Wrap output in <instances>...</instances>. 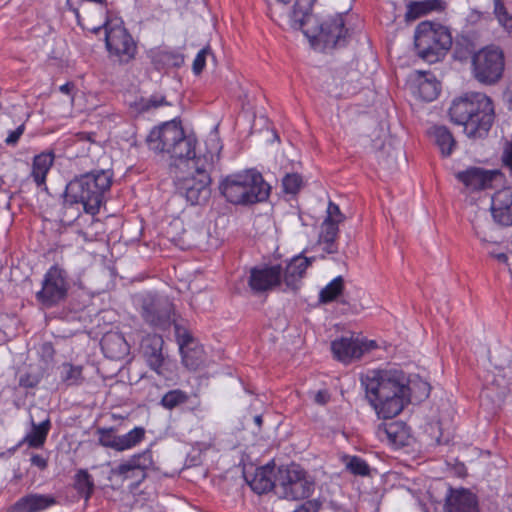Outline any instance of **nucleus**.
Instances as JSON below:
<instances>
[{
    "label": "nucleus",
    "instance_id": "f704fd0d",
    "mask_svg": "<svg viewBox=\"0 0 512 512\" xmlns=\"http://www.w3.org/2000/svg\"><path fill=\"white\" fill-rule=\"evenodd\" d=\"M344 290V279L342 276L334 278L319 293L321 303H330L337 299Z\"/></svg>",
    "mask_w": 512,
    "mask_h": 512
},
{
    "label": "nucleus",
    "instance_id": "f257e3e1",
    "mask_svg": "<svg viewBox=\"0 0 512 512\" xmlns=\"http://www.w3.org/2000/svg\"><path fill=\"white\" fill-rule=\"evenodd\" d=\"M366 398L378 417L391 419L408 403L407 377L399 370H372L361 376Z\"/></svg>",
    "mask_w": 512,
    "mask_h": 512
},
{
    "label": "nucleus",
    "instance_id": "7c9ffc66",
    "mask_svg": "<svg viewBox=\"0 0 512 512\" xmlns=\"http://www.w3.org/2000/svg\"><path fill=\"white\" fill-rule=\"evenodd\" d=\"M443 2L441 0H425L411 2L407 6L405 17L407 20H416L431 11L442 9Z\"/></svg>",
    "mask_w": 512,
    "mask_h": 512
},
{
    "label": "nucleus",
    "instance_id": "cd10ccee",
    "mask_svg": "<svg viewBox=\"0 0 512 512\" xmlns=\"http://www.w3.org/2000/svg\"><path fill=\"white\" fill-rule=\"evenodd\" d=\"M54 162L53 153H41L33 159L31 176L37 186L45 184L47 173Z\"/></svg>",
    "mask_w": 512,
    "mask_h": 512
},
{
    "label": "nucleus",
    "instance_id": "4c0bfd02",
    "mask_svg": "<svg viewBox=\"0 0 512 512\" xmlns=\"http://www.w3.org/2000/svg\"><path fill=\"white\" fill-rule=\"evenodd\" d=\"M61 380L67 386H78L82 384L84 380L82 375V366L63 363L61 366Z\"/></svg>",
    "mask_w": 512,
    "mask_h": 512
},
{
    "label": "nucleus",
    "instance_id": "a19ab883",
    "mask_svg": "<svg viewBox=\"0 0 512 512\" xmlns=\"http://www.w3.org/2000/svg\"><path fill=\"white\" fill-rule=\"evenodd\" d=\"M182 362L190 370H197L204 361L203 350L201 347H191L181 351Z\"/></svg>",
    "mask_w": 512,
    "mask_h": 512
},
{
    "label": "nucleus",
    "instance_id": "9b49d317",
    "mask_svg": "<svg viewBox=\"0 0 512 512\" xmlns=\"http://www.w3.org/2000/svg\"><path fill=\"white\" fill-rule=\"evenodd\" d=\"M505 57L503 51L496 46H487L472 57V72L475 79L486 85L497 83L503 76Z\"/></svg>",
    "mask_w": 512,
    "mask_h": 512
},
{
    "label": "nucleus",
    "instance_id": "052dcab7",
    "mask_svg": "<svg viewBox=\"0 0 512 512\" xmlns=\"http://www.w3.org/2000/svg\"><path fill=\"white\" fill-rule=\"evenodd\" d=\"M113 338L120 343L123 342V339L117 335H107L102 340V347L103 348L107 347L109 345V343L113 340Z\"/></svg>",
    "mask_w": 512,
    "mask_h": 512
},
{
    "label": "nucleus",
    "instance_id": "2eb2a0df",
    "mask_svg": "<svg viewBox=\"0 0 512 512\" xmlns=\"http://www.w3.org/2000/svg\"><path fill=\"white\" fill-rule=\"evenodd\" d=\"M282 284V268L280 265L254 267L250 270L248 286L258 294L274 289Z\"/></svg>",
    "mask_w": 512,
    "mask_h": 512
},
{
    "label": "nucleus",
    "instance_id": "58836bf2",
    "mask_svg": "<svg viewBox=\"0 0 512 512\" xmlns=\"http://www.w3.org/2000/svg\"><path fill=\"white\" fill-rule=\"evenodd\" d=\"M188 400L189 395L186 392L181 389H173L162 396L160 405L167 410H173L180 405L187 403Z\"/></svg>",
    "mask_w": 512,
    "mask_h": 512
},
{
    "label": "nucleus",
    "instance_id": "20e7f679",
    "mask_svg": "<svg viewBox=\"0 0 512 512\" xmlns=\"http://www.w3.org/2000/svg\"><path fill=\"white\" fill-rule=\"evenodd\" d=\"M146 143L151 151L166 154L170 159L185 162L186 165L198 158L195 154L196 139L186 136L181 124L175 120L153 128Z\"/></svg>",
    "mask_w": 512,
    "mask_h": 512
},
{
    "label": "nucleus",
    "instance_id": "f3484780",
    "mask_svg": "<svg viewBox=\"0 0 512 512\" xmlns=\"http://www.w3.org/2000/svg\"><path fill=\"white\" fill-rule=\"evenodd\" d=\"M498 175L499 172L496 170H486L481 167H469L455 173L456 179L469 191L484 190L490 187Z\"/></svg>",
    "mask_w": 512,
    "mask_h": 512
},
{
    "label": "nucleus",
    "instance_id": "79ce46f5",
    "mask_svg": "<svg viewBox=\"0 0 512 512\" xmlns=\"http://www.w3.org/2000/svg\"><path fill=\"white\" fill-rule=\"evenodd\" d=\"M407 387H409L408 402H410V397H414L418 401L426 399L431 390L430 384L421 379H407Z\"/></svg>",
    "mask_w": 512,
    "mask_h": 512
},
{
    "label": "nucleus",
    "instance_id": "2f4dec72",
    "mask_svg": "<svg viewBox=\"0 0 512 512\" xmlns=\"http://www.w3.org/2000/svg\"><path fill=\"white\" fill-rule=\"evenodd\" d=\"M153 466V457L152 452L150 450H145L139 454H135L131 456L127 461L122 463V468L120 472L122 471H128L131 468L136 469L139 473L144 472L147 473V470L152 468Z\"/></svg>",
    "mask_w": 512,
    "mask_h": 512
},
{
    "label": "nucleus",
    "instance_id": "49530a36",
    "mask_svg": "<svg viewBox=\"0 0 512 512\" xmlns=\"http://www.w3.org/2000/svg\"><path fill=\"white\" fill-rule=\"evenodd\" d=\"M302 184V177L297 173L287 174L282 180L284 192L288 194L298 193L302 187Z\"/></svg>",
    "mask_w": 512,
    "mask_h": 512
},
{
    "label": "nucleus",
    "instance_id": "f03ea898",
    "mask_svg": "<svg viewBox=\"0 0 512 512\" xmlns=\"http://www.w3.org/2000/svg\"><path fill=\"white\" fill-rule=\"evenodd\" d=\"M449 115L452 122L464 127L470 139L485 138L495 119L492 100L479 92L466 93L453 100Z\"/></svg>",
    "mask_w": 512,
    "mask_h": 512
},
{
    "label": "nucleus",
    "instance_id": "9d476101",
    "mask_svg": "<svg viewBox=\"0 0 512 512\" xmlns=\"http://www.w3.org/2000/svg\"><path fill=\"white\" fill-rule=\"evenodd\" d=\"M102 27L94 30L99 32ZM105 32L106 48L111 57L116 58L120 63H128L135 58L137 54V44L127 29L123 26V21L119 18H109L103 25Z\"/></svg>",
    "mask_w": 512,
    "mask_h": 512
},
{
    "label": "nucleus",
    "instance_id": "393cba45",
    "mask_svg": "<svg viewBox=\"0 0 512 512\" xmlns=\"http://www.w3.org/2000/svg\"><path fill=\"white\" fill-rule=\"evenodd\" d=\"M379 435L385 436L388 442L396 447L409 445V429L403 422L395 421L379 426Z\"/></svg>",
    "mask_w": 512,
    "mask_h": 512
},
{
    "label": "nucleus",
    "instance_id": "3c124183",
    "mask_svg": "<svg viewBox=\"0 0 512 512\" xmlns=\"http://www.w3.org/2000/svg\"><path fill=\"white\" fill-rule=\"evenodd\" d=\"M41 381V376L37 373L26 372L19 377V386L23 388H34Z\"/></svg>",
    "mask_w": 512,
    "mask_h": 512
},
{
    "label": "nucleus",
    "instance_id": "c9c22d12",
    "mask_svg": "<svg viewBox=\"0 0 512 512\" xmlns=\"http://www.w3.org/2000/svg\"><path fill=\"white\" fill-rule=\"evenodd\" d=\"M425 75L424 79L419 82L418 92L419 96L426 102H431L437 98L440 92V84L435 77H428Z\"/></svg>",
    "mask_w": 512,
    "mask_h": 512
},
{
    "label": "nucleus",
    "instance_id": "69168bd1",
    "mask_svg": "<svg viewBox=\"0 0 512 512\" xmlns=\"http://www.w3.org/2000/svg\"><path fill=\"white\" fill-rule=\"evenodd\" d=\"M495 257L499 262L502 263H506L508 261V256L505 253L496 254Z\"/></svg>",
    "mask_w": 512,
    "mask_h": 512
},
{
    "label": "nucleus",
    "instance_id": "37998d69",
    "mask_svg": "<svg viewBox=\"0 0 512 512\" xmlns=\"http://www.w3.org/2000/svg\"><path fill=\"white\" fill-rule=\"evenodd\" d=\"M121 468H122V463L119 464L116 468L112 469V471H111L112 474L114 476L119 477L121 479V481H125L128 479L132 480L131 486L133 488H136L137 486H139L140 483H142L147 476V473H144L141 471L139 473H137L138 471L136 469H132V468L128 471L120 472Z\"/></svg>",
    "mask_w": 512,
    "mask_h": 512
},
{
    "label": "nucleus",
    "instance_id": "e2e57ef3",
    "mask_svg": "<svg viewBox=\"0 0 512 512\" xmlns=\"http://www.w3.org/2000/svg\"><path fill=\"white\" fill-rule=\"evenodd\" d=\"M42 351H43V353H44L45 355H47V357H49V358H52V357H53V355H54V349H53L52 345H51V344H49V343H45V344H43V346H42Z\"/></svg>",
    "mask_w": 512,
    "mask_h": 512
},
{
    "label": "nucleus",
    "instance_id": "412c9836",
    "mask_svg": "<svg viewBox=\"0 0 512 512\" xmlns=\"http://www.w3.org/2000/svg\"><path fill=\"white\" fill-rule=\"evenodd\" d=\"M316 0H296L290 13V26L301 30L305 36H310L309 23L314 20L312 13Z\"/></svg>",
    "mask_w": 512,
    "mask_h": 512
},
{
    "label": "nucleus",
    "instance_id": "8fccbe9b",
    "mask_svg": "<svg viewBox=\"0 0 512 512\" xmlns=\"http://www.w3.org/2000/svg\"><path fill=\"white\" fill-rule=\"evenodd\" d=\"M345 219V216L340 211L337 204L330 201L327 207V216L324 220L340 224Z\"/></svg>",
    "mask_w": 512,
    "mask_h": 512
},
{
    "label": "nucleus",
    "instance_id": "ddd939ff",
    "mask_svg": "<svg viewBox=\"0 0 512 512\" xmlns=\"http://www.w3.org/2000/svg\"><path fill=\"white\" fill-rule=\"evenodd\" d=\"M346 33L347 29L345 28L342 15H336L310 29V36L306 37L311 42L323 43L324 48H336L344 45Z\"/></svg>",
    "mask_w": 512,
    "mask_h": 512
},
{
    "label": "nucleus",
    "instance_id": "603ef678",
    "mask_svg": "<svg viewBox=\"0 0 512 512\" xmlns=\"http://www.w3.org/2000/svg\"><path fill=\"white\" fill-rule=\"evenodd\" d=\"M322 506V503L317 500H308L301 504L297 509L293 512H318Z\"/></svg>",
    "mask_w": 512,
    "mask_h": 512
},
{
    "label": "nucleus",
    "instance_id": "72a5a7b5",
    "mask_svg": "<svg viewBox=\"0 0 512 512\" xmlns=\"http://www.w3.org/2000/svg\"><path fill=\"white\" fill-rule=\"evenodd\" d=\"M145 437V429L143 427H135L128 433L118 436L116 451H124L135 447Z\"/></svg>",
    "mask_w": 512,
    "mask_h": 512
},
{
    "label": "nucleus",
    "instance_id": "bb28decb",
    "mask_svg": "<svg viewBox=\"0 0 512 512\" xmlns=\"http://www.w3.org/2000/svg\"><path fill=\"white\" fill-rule=\"evenodd\" d=\"M476 36L470 32H462L454 42V56L460 61L467 60L470 56H474L477 49Z\"/></svg>",
    "mask_w": 512,
    "mask_h": 512
},
{
    "label": "nucleus",
    "instance_id": "4d7b16f0",
    "mask_svg": "<svg viewBox=\"0 0 512 512\" xmlns=\"http://www.w3.org/2000/svg\"><path fill=\"white\" fill-rule=\"evenodd\" d=\"M330 399V394L327 390H319L314 395V401L317 404L325 405Z\"/></svg>",
    "mask_w": 512,
    "mask_h": 512
},
{
    "label": "nucleus",
    "instance_id": "e433bc0d",
    "mask_svg": "<svg viewBox=\"0 0 512 512\" xmlns=\"http://www.w3.org/2000/svg\"><path fill=\"white\" fill-rule=\"evenodd\" d=\"M343 463L346 470L355 476L365 477L370 475V466L359 456L345 455L343 457Z\"/></svg>",
    "mask_w": 512,
    "mask_h": 512
},
{
    "label": "nucleus",
    "instance_id": "423d86ee",
    "mask_svg": "<svg viewBox=\"0 0 512 512\" xmlns=\"http://www.w3.org/2000/svg\"><path fill=\"white\" fill-rule=\"evenodd\" d=\"M417 54L429 63L439 61L453 44L449 29L436 22H420L414 33Z\"/></svg>",
    "mask_w": 512,
    "mask_h": 512
},
{
    "label": "nucleus",
    "instance_id": "864d4df0",
    "mask_svg": "<svg viewBox=\"0 0 512 512\" xmlns=\"http://www.w3.org/2000/svg\"><path fill=\"white\" fill-rule=\"evenodd\" d=\"M501 158L503 165L512 172V140L505 143Z\"/></svg>",
    "mask_w": 512,
    "mask_h": 512
},
{
    "label": "nucleus",
    "instance_id": "ea45409f",
    "mask_svg": "<svg viewBox=\"0 0 512 512\" xmlns=\"http://www.w3.org/2000/svg\"><path fill=\"white\" fill-rule=\"evenodd\" d=\"M74 487L78 491L79 495L88 501L94 490V483L91 475L86 470H79L75 475Z\"/></svg>",
    "mask_w": 512,
    "mask_h": 512
},
{
    "label": "nucleus",
    "instance_id": "1a4fd4ad",
    "mask_svg": "<svg viewBox=\"0 0 512 512\" xmlns=\"http://www.w3.org/2000/svg\"><path fill=\"white\" fill-rule=\"evenodd\" d=\"M136 301L143 321L153 329L165 331L174 323L175 307L169 297L146 293Z\"/></svg>",
    "mask_w": 512,
    "mask_h": 512
},
{
    "label": "nucleus",
    "instance_id": "0eeeda50",
    "mask_svg": "<svg viewBox=\"0 0 512 512\" xmlns=\"http://www.w3.org/2000/svg\"><path fill=\"white\" fill-rule=\"evenodd\" d=\"M315 488L314 479L300 465L280 466L276 472V494L290 500L308 498Z\"/></svg>",
    "mask_w": 512,
    "mask_h": 512
},
{
    "label": "nucleus",
    "instance_id": "f8f14e48",
    "mask_svg": "<svg viewBox=\"0 0 512 512\" xmlns=\"http://www.w3.org/2000/svg\"><path fill=\"white\" fill-rule=\"evenodd\" d=\"M69 288L67 271L56 264L45 273L42 288L36 293V299L45 308H52L65 301Z\"/></svg>",
    "mask_w": 512,
    "mask_h": 512
},
{
    "label": "nucleus",
    "instance_id": "5fc2aeb1",
    "mask_svg": "<svg viewBox=\"0 0 512 512\" xmlns=\"http://www.w3.org/2000/svg\"><path fill=\"white\" fill-rule=\"evenodd\" d=\"M25 127L24 125H20L15 130L11 131L7 138L5 139V143L10 146H14L17 144L19 138L24 133Z\"/></svg>",
    "mask_w": 512,
    "mask_h": 512
},
{
    "label": "nucleus",
    "instance_id": "5701e85b",
    "mask_svg": "<svg viewBox=\"0 0 512 512\" xmlns=\"http://www.w3.org/2000/svg\"><path fill=\"white\" fill-rule=\"evenodd\" d=\"M273 470L274 466L266 465L257 468L251 479L246 477L247 483L255 493L264 494L272 489L276 492V473Z\"/></svg>",
    "mask_w": 512,
    "mask_h": 512
},
{
    "label": "nucleus",
    "instance_id": "6ab92c4d",
    "mask_svg": "<svg viewBox=\"0 0 512 512\" xmlns=\"http://www.w3.org/2000/svg\"><path fill=\"white\" fill-rule=\"evenodd\" d=\"M445 512H480L477 496L467 489L451 490L446 498Z\"/></svg>",
    "mask_w": 512,
    "mask_h": 512
},
{
    "label": "nucleus",
    "instance_id": "a211bd4d",
    "mask_svg": "<svg viewBox=\"0 0 512 512\" xmlns=\"http://www.w3.org/2000/svg\"><path fill=\"white\" fill-rule=\"evenodd\" d=\"M491 213L495 222L512 225V187L501 189L492 196Z\"/></svg>",
    "mask_w": 512,
    "mask_h": 512
},
{
    "label": "nucleus",
    "instance_id": "4468645a",
    "mask_svg": "<svg viewBox=\"0 0 512 512\" xmlns=\"http://www.w3.org/2000/svg\"><path fill=\"white\" fill-rule=\"evenodd\" d=\"M164 340L158 334H149L141 342V354L149 366L158 375H164L167 357L163 353Z\"/></svg>",
    "mask_w": 512,
    "mask_h": 512
},
{
    "label": "nucleus",
    "instance_id": "a878e982",
    "mask_svg": "<svg viewBox=\"0 0 512 512\" xmlns=\"http://www.w3.org/2000/svg\"><path fill=\"white\" fill-rule=\"evenodd\" d=\"M150 58L156 69L179 68L184 64V56L178 51L156 48L150 51Z\"/></svg>",
    "mask_w": 512,
    "mask_h": 512
},
{
    "label": "nucleus",
    "instance_id": "6e6552de",
    "mask_svg": "<svg viewBox=\"0 0 512 512\" xmlns=\"http://www.w3.org/2000/svg\"><path fill=\"white\" fill-rule=\"evenodd\" d=\"M211 162L204 156L198 157L187 165L193 169L196 175L179 179L177 182L178 193L185 197L191 205H201L208 201L211 195V178L208 169Z\"/></svg>",
    "mask_w": 512,
    "mask_h": 512
},
{
    "label": "nucleus",
    "instance_id": "473e14b6",
    "mask_svg": "<svg viewBox=\"0 0 512 512\" xmlns=\"http://www.w3.org/2000/svg\"><path fill=\"white\" fill-rule=\"evenodd\" d=\"M163 105H168L165 97L160 94H153L148 98L141 97L130 104V107L137 113H146L155 110Z\"/></svg>",
    "mask_w": 512,
    "mask_h": 512
},
{
    "label": "nucleus",
    "instance_id": "39448f33",
    "mask_svg": "<svg viewBox=\"0 0 512 512\" xmlns=\"http://www.w3.org/2000/svg\"><path fill=\"white\" fill-rule=\"evenodd\" d=\"M225 199L235 205H251L264 202L271 191L261 173L250 169L226 176L219 185Z\"/></svg>",
    "mask_w": 512,
    "mask_h": 512
},
{
    "label": "nucleus",
    "instance_id": "7ed1b4c3",
    "mask_svg": "<svg viewBox=\"0 0 512 512\" xmlns=\"http://www.w3.org/2000/svg\"><path fill=\"white\" fill-rule=\"evenodd\" d=\"M113 173L110 170H94L74 177L64 192V202L82 204L84 211L95 215L104 202V195L112 184Z\"/></svg>",
    "mask_w": 512,
    "mask_h": 512
},
{
    "label": "nucleus",
    "instance_id": "c03bdc74",
    "mask_svg": "<svg viewBox=\"0 0 512 512\" xmlns=\"http://www.w3.org/2000/svg\"><path fill=\"white\" fill-rule=\"evenodd\" d=\"M501 7L500 11H498L496 6H494V15L501 26L508 32H512V2L501 4Z\"/></svg>",
    "mask_w": 512,
    "mask_h": 512
},
{
    "label": "nucleus",
    "instance_id": "680f3d73",
    "mask_svg": "<svg viewBox=\"0 0 512 512\" xmlns=\"http://www.w3.org/2000/svg\"><path fill=\"white\" fill-rule=\"evenodd\" d=\"M505 101L508 103L509 109H512V82L508 85L504 93Z\"/></svg>",
    "mask_w": 512,
    "mask_h": 512
},
{
    "label": "nucleus",
    "instance_id": "c85d7f7f",
    "mask_svg": "<svg viewBox=\"0 0 512 512\" xmlns=\"http://www.w3.org/2000/svg\"><path fill=\"white\" fill-rule=\"evenodd\" d=\"M338 223L324 220L321 225V231L319 234V244L322 245V250L328 254H334L338 252V247L335 243L339 228Z\"/></svg>",
    "mask_w": 512,
    "mask_h": 512
},
{
    "label": "nucleus",
    "instance_id": "13d9d810",
    "mask_svg": "<svg viewBox=\"0 0 512 512\" xmlns=\"http://www.w3.org/2000/svg\"><path fill=\"white\" fill-rule=\"evenodd\" d=\"M96 134L94 132H79L76 134L78 141L95 143Z\"/></svg>",
    "mask_w": 512,
    "mask_h": 512
},
{
    "label": "nucleus",
    "instance_id": "4be33fe9",
    "mask_svg": "<svg viewBox=\"0 0 512 512\" xmlns=\"http://www.w3.org/2000/svg\"><path fill=\"white\" fill-rule=\"evenodd\" d=\"M56 504L55 497L43 494H28L18 499L9 512H40Z\"/></svg>",
    "mask_w": 512,
    "mask_h": 512
},
{
    "label": "nucleus",
    "instance_id": "a18cd8bd",
    "mask_svg": "<svg viewBox=\"0 0 512 512\" xmlns=\"http://www.w3.org/2000/svg\"><path fill=\"white\" fill-rule=\"evenodd\" d=\"M97 434L99 435L98 442L101 446L106 448L117 449V438L115 429L110 428H98Z\"/></svg>",
    "mask_w": 512,
    "mask_h": 512
},
{
    "label": "nucleus",
    "instance_id": "bf43d9fd",
    "mask_svg": "<svg viewBox=\"0 0 512 512\" xmlns=\"http://www.w3.org/2000/svg\"><path fill=\"white\" fill-rule=\"evenodd\" d=\"M75 89V84L73 82H67L59 87L61 93L66 95H71Z\"/></svg>",
    "mask_w": 512,
    "mask_h": 512
},
{
    "label": "nucleus",
    "instance_id": "774afa93",
    "mask_svg": "<svg viewBox=\"0 0 512 512\" xmlns=\"http://www.w3.org/2000/svg\"><path fill=\"white\" fill-rule=\"evenodd\" d=\"M278 2H281L283 4H288L290 3L292 0H277Z\"/></svg>",
    "mask_w": 512,
    "mask_h": 512
},
{
    "label": "nucleus",
    "instance_id": "0e129e2a",
    "mask_svg": "<svg viewBox=\"0 0 512 512\" xmlns=\"http://www.w3.org/2000/svg\"><path fill=\"white\" fill-rule=\"evenodd\" d=\"M507 2H512L511 0H493L494 6H496V10L500 11L501 4H506Z\"/></svg>",
    "mask_w": 512,
    "mask_h": 512
},
{
    "label": "nucleus",
    "instance_id": "dca6fc26",
    "mask_svg": "<svg viewBox=\"0 0 512 512\" xmlns=\"http://www.w3.org/2000/svg\"><path fill=\"white\" fill-rule=\"evenodd\" d=\"M375 347L374 341H364L359 337L343 336L331 343V349L335 357L342 361L348 362L352 359L360 358L364 352Z\"/></svg>",
    "mask_w": 512,
    "mask_h": 512
},
{
    "label": "nucleus",
    "instance_id": "c756f323",
    "mask_svg": "<svg viewBox=\"0 0 512 512\" xmlns=\"http://www.w3.org/2000/svg\"><path fill=\"white\" fill-rule=\"evenodd\" d=\"M431 135L434 137L435 144L440 149L442 156H450L456 146V141L449 129L445 126H435L431 130Z\"/></svg>",
    "mask_w": 512,
    "mask_h": 512
},
{
    "label": "nucleus",
    "instance_id": "b1692460",
    "mask_svg": "<svg viewBox=\"0 0 512 512\" xmlns=\"http://www.w3.org/2000/svg\"><path fill=\"white\" fill-rule=\"evenodd\" d=\"M31 430L25 435L21 444H26L29 448H42L46 442L48 433L51 429L49 416L36 423L33 415H30Z\"/></svg>",
    "mask_w": 512,
    "mask_h": 512
},
{
    "label": "nucleus",
    "instance_id": "09e8293b",
    "mask_svg": "<svg viewBox=\"0 0 512 512\" xmlns=\"http://www.w3.org/2000/svg\"><path fill=\"white\" fill-rule=\"evenodd\" d=\"M210 53L211 50L209 47H205L197 53L192 65L194 74L199 75L203 71L206 63V57Z\"/></svg>",
    "mask_w": 512,
    "mask_h": 512
},
{
    "label": "nucleus",
    "instance_id": "de8ad7c7",
    "mask_svg": "<svg viewBox=\"0 0 512 512\" xmlns=\"http://www.w3.org/2000/svg\"><path fill=\"white\" fill-rule=\"evenodd\" d=\"M172 324L174 325L175 336L177 338V341H178V344L180 347V351L191 346L193 344V337L188 332V330H186L184 327L177 324L175 319H174V323H172Z\"/></svg>",
    "mask_w": 512,
    "mask_h": 512
},
{
    "label": "nucleus",
    "instance_id": "338daca9",
    "mask_svg": "<svg viewBox=\"0 0 512 512\" xmlns=\"http://www.w3.org/2000/svg\"><path fill=\"white\" fill-rule=\"evenodd\" d=\"M254 422H255V424H256L258 427H261L262 422H263V420H262V416H261V415H256V416L254 417Z\"/></svg>",
    "mask_w": 512,
    "mask_h": 512
},
{
    "label": "nucleus",
    "instance_id": "6e6d98bb",
    "mask_svg": "<svg viewBox=\"0 0 512 512\" xmlns=\"http://www.w3.org/2000/svg\"><path fill=\"white\" fill-rule=\"evenodd\" d=\"M31 464L33 466H36L38 467L39 469L41 470H44L47 468L48 466V461L46 458H44L43 456L39 455V454H34L32 455L31 457Z\"/></svg>",
    "mask_w": 512,
    "mask_h": 512
},
{
    "label": "nucleus",
    "instance_id": "aec40b11",
    "mask_svg": "<svg viewBox=\"0 0 512 512\" xmlns=\"http://www.w3.org/2000/svg\"><path fill=\"white\" fill-rule=\"evenodd\" d=\"M311 263L312 259L306 258L302 255L293 257L287 264L284 272L282 271V281L286 287L283 291H296L299 288L300 281L303 278L306 269L311 265Z\"/></svg>",
    "mask_w": 512,
    "mask_h": 512
}]
</instances>
